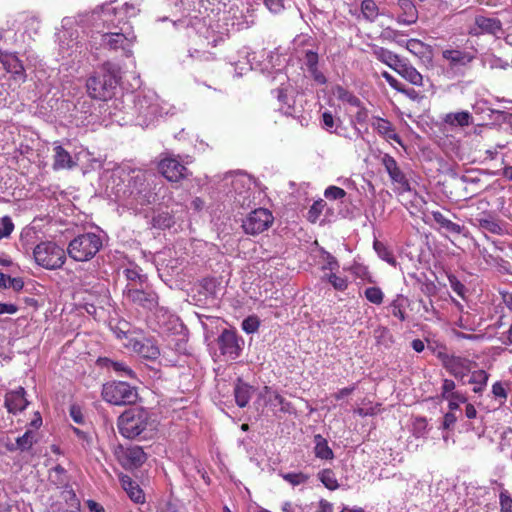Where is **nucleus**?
<instances>
[{"label": "nucleus", "instance_id": "obj_16", "mask_svg": "<svg viewBox=\"0 0 512 512\" xmlns=\"http://www.w3.org/2000/svg\"><path fill=\"white\" fill-rule=\"evenodd\" d=\"M381 163L392 182L398 184L402 192H409L411 190L408 179L391 155L384 154L381 158Z\"/></svg>", "mask_w": 512, "mask_h": 512}, {"label": "nucleus", "instance_id": "obj_6", "mask_svg": "<svg viewBox=\"0 0 512 512\" xmlns=\"http://www.w3.org/2000/svg\"><path fill=\"white\" fill-rule=\"evenodd\" d=\"M232 197L241 208H249L255 202L256 186L250 176L237 173L232 177Z\"/></svg>", "mask_w": 512, "mask_h": 512}, {"label": "nucleus", "instance_id": "obj_9", "mask_svg": "<svg viewBox=\"0 0 512 512\" xmlns=\"http://www.w3.org/2000/svg\"><path fill=\"white\" fill-rule=\"evenodd\" d=\"M272 213L265 208H258L252 211L242 223L246 234L257 235L266 231L273 223Z\"/></svg>", "mask_w": 512, "mask_h": 512}, {"label": "nucleus", "instance_id": "obj_45", "mask_svg": "<svg viewBox=\"0 0 512 512\" xmlns=\"http://www.w3.org/2000/svg\"><path fill=\"white\" fill-rule=\"evenodd\" d=\"M106 362L107 366L111 367L114 371L118 372L121 377H128L131 379H134L136 377L134 371L124 362H118L109 359H107Z\"/></svg>", "mask_w": 512, "mask_h": 512}, {"label": "nucleus", "instance_id": "obj_12", "mask_svg": "<svg viewBox=\"0 0 512 512\" xmlns=\"http://www.w3.org/2000/svg\"><path fill=\"white\" fill-rule=\"evenodd\" d=\"M80 501L71 487L61 490L58 495L51 498L49 512H78Z\"/></svg>", "mask_w": 512, "mask_h": 512}, {"label": "nucleus", "instance_id": "obj_1", "mask_svg": "<svg viewBox=\"0 0 512 512\" xmlns=\"http://www.w3.org/2000/svg\"><path fill=\"white\" fill-rule=\"evenodd\" d=\"M127 100L133 103L129 107L131 112L127 113L136 117L137 124L142 127L150 126L158 117L174 114L175 107L152 91L127 95Z\"/></svg>", "mask_w": 512, "mask_h": 512}, {"label": "nucleus", "instance_id": "obj_38", "mask_svg": "<svg viewBox=\"0 0 512 512\" xmlns=\"http://www.w3.org/2000/svg\"><path fill=\"white\" fill-rule=\"evenodd\" d=\"M332 92L337 99L346 102L352 106L360 107V99L356 97L353 93L345 89L344 87L337 85L333 88Z\"/></svg>", "mask_w": 512, "mask_h": 512}, {"label": "nucleus", "instance_id": "obj_41", "mask_svg": "<svg viewBox=\"0 0 512 512\" xmlns=\"http://www.w3.org/2000/svg\"><path fill=\"white\" fill-rule=\"evenodd\" d=\"M374 250L376 251L377 255L384 261H386L391 266H396L397 261L395 257L393 256L392 252L388 249V247L380 242V241H374L373 244Z\"/></svg>", "mask_w": 512, "mask_h": 512}, {"label": "nucleus", "instance_id": "obj_5", "mask_svg": "<svg viewBox=\"0 0 512 512\" xmlns=\"http://www.w3.org/2000/svg\"><path fill=\"white\" fill-rule=\"evenodd\" d=\"M136 36L130 26L118 31H107L101 35V45L109 50H122L123 55L130 57L133 54L132 47Z\"/></svg>", "mask_w": 512, "mask_h": 512}, {"label": "nucleus", "instance_id": "obj_17", "mask_svg": "<svg viewBox=\"0 0 512 512\" xmlns=\"http://www.w3.org/2000/svg\"><path fill=\"white\" fill-rule=\"evenodd\" d=\"M0 62L4 66L7 72L13 75L14 80L25 82L26 73L24 66L19 58L10 52H4L0 50Z\"/></svg>", "mask_w": 512, "mask_h": 512}, {"label": "nucleus", "instance_id": "obj_57", "mask_svg": "<svg viewBox=\"0 0 512 512\" xmlns=\"http://www.w3.org/2000/svg\"><path fill=\"white\" fill-rule=\"evenodd\" d=\"M118 8L122 9V17H124V21H127V19L129 18L135 17L140 11V9L136 5L129 3H125Z\"/></svg>", "mask_w": 512, "mask_h": 512}, {"label": "nucleus", "instance_id": "obj_29", "mask_svg": "<svg viewBox=\"0 0 512 512\" xmlns=\"http://www.w3.org/2000/svg\"><path fill=\"white\" fill-rule=\"evenodd\" d=\"M396 72L402 76L405 80L410 82L411 84L415 86H422L423 85V77L422 75L417 71L415 67L410 65L409 63L405 62L404 60L401 62L399 67L396 69Z\"/></svg>", "mask_w": 512, "mask_h": 512}, {"label": "nucleus", "instance_id": "obj_44", "mask_svg": "<svg viewBox=\"0 0 512 512\" xmlns=\"http://www.w3.org/2000/svg\"><path fill=\"white\" fill-rule=\"evenodd\" d=\"M404 43L405 48L417 57H423L428 50V46L418 39H409Z\"/></svg>", "mask_w": 512, "mask_h": 512}, {"label": "nucleus", "instance_id": "obj_55", "mask_svg": "<svg viewBox=\"0 0 512 512\" xmlns=\"http://www.w3.org/2000/svg\"><path fill=\"white\" fill-rule=\"evenodd\" d=\"M487 380L488 374L484 370H477L471 374L468 382L470 384L486 385Z\"/></svg>", "mask_w": 512, "mask_h": 512}, {"label": "nucleus", "instance_id": "obj_43", "mask_svg": "<svg viewBox=\"0 0 512 512\" xmlns=\"http://www.w3.org/2000/svg\"><path fill=\"white\" fill-rule=\"evenodd\" d=\"M319 480L329 490H336L339 487L335 473L331 469H323L318 473Z\"/></svg>", "mask_w": 512, "mask_h": 512}, {"label": "nucleus", "instance_id": "obj_63", "mask_svg": "<svg viewBox=\"0 0 512 512\" xmlns=\"http://www.w3.org/2000/svg\"><path fill=\"white\" fill-rule=\"evenodd\" d=\"M383 78L389 83V85L397 91H403L401 83L395 79L390 73L384 71L382 73Z\"/></svg>", "mask_w": 512, "mask_h": 512}, {"label": "nucleus", "instance_id": "obj_53", "mask_svg": "<svg viewBox=\"0 0 512 512\" xmlns=\"http://www.w3.org/2000/svg\"><path fill=\"white\" fill-rule=\"evenodd\" d=\"M500 512H512V498L507 490L501 491L499 495Z\"/></svg>", "mask_w": 512, "mask_h": 512}, {"label": "nucleus", "instance_id": "obj_28", "mask_svg": "<svg viewBox=\"0 0 512 512\" xmlns=\"http://www.w3.org/2000/svg\"><path fill=\"white\" fill-rule=\"evenodd\" d=\"M372 53L379 61L386 64L394 71H396L403 61L397 54L383 47L373 46Z\"/></svg>", "mask_w": 512, "mask_h": 512}, {"label": "nucleus", "instance_id": "obj_10", "mask_svg": "<svg viewBox=\"0 0 512 512\" xmlns=\"http://www.w3.org/2000/svg\"><path fill=\"white\" fill-rule=\"evenodd\" d=\"M123 296L128 303L144 310L152 311L158 306L157 294L148 288L130 287L129 289L123 290Z\"/></svg>", "mask_w": 512, "mask_h": 512}, {"label": "nucleus", "instance_id": "obj_23", "mask_svg": "<svg viewBox=\"0 0 512 512\" xmlns=\"http://www.w3.org/2000/svg\"><path fill=\"white\" fill-rule=\"evenodd\" d=\"M397 4L401 10V13L396 18L398 24L412 25L417 22L418 11L412 0H398Z\"/></svg>", "mask_w": 512, "mask_h": 512}, {"label": "nucleus", "instance_id": "obj_56", "mask_svg": "<svg viewBox=\"0 0 512 512\" xmlns=\"http://www.w3.org/2000/svg\"><path fill=\"white\" fill-rule=\"evenodd\" d=\"M241 326L246 333H254L259 328V321L256 317H248L242 321Z\"/></svg>", "mask_w": 512, "mask_h": 512}, {"label": "nucleus", "instance_id": "obj_61", "mask_svg": "<svg viewBox=\"0 0 512 512\" xmlns=\"http://www.w3.org/2000/svg\"><path fill=\"white\" fill-rule=\"evenodd\" d=\"M427 428V421L424 418H417L413 423V432L417 437L425 434Z\"/></svg>", "mask_w": 512, "mask_h": 512}, {"label": "nucleus", "instance_id": "obj_22", "mask_svg": "<svg viewBox=\"0 0 512 512\" xmlns=\"http://www.w3.org/2000/svg\"><path fill=\"white\" fill-rule=\"evenodd\" d=\"M260 396L265 399L266 404L271 407H280V411L283 413H291L292 405L283 396L272 388L265 386L261 391Z\"/></svg>", "mask_w": 512, "mask_h": 512}, {"label": "nucleus", "instance_id": "obj_31", "mask_svg": "<svg viewBox=\"0 0 512 512\" xmlns=\"http://www.w3.org/2000/svg\"><path fill=\"white\" fill-rule=\"evenodd\" d=\"M123 489L127 492L128 496L135 503H143L145 500L144 494L139 485L134 482L130 477L123 476L121 478Z\"/></svg>", "mask_w": 512, "mask_h": 512}, {"label": "nucleus", "instance_id": "obj_7", "mask_svg": "<svg viewBox=\"0 0 512 512\" xmlns=\"http://www.w3.org/2000/svg\"><path fill=\"white\" fill-rule=\"evenodd\" d=\"M103 399L113 405L133 404L138 398L137 390L124 381L110 382L103 385Z\"/></svg>", "mask_w": 512, "mask_h": 512}, {"label": "nucleus", "instance_id": "obj_21", "mask_svg": "<svg viewBox=\"0 0 512 512\" xmlns=\"http://www.w3.org/2000/svg\"><path fill=\"white\" fill-rule=\"evenodd\" d=\"M25 395L26 391L23 387H18L16 390L7 392L5 396V407L8 412L15 414L23 411L28 405Z\"/></svg>", "mask_w": 512, "mask_h": 512}, {"label": "nucleus", "instance_id": "obj_58", "mask_svg": "<svg viewBox=\"0 0 512 512\" xmlns=\"http://www.w3.org/2000/svg\"><path fill=\"white\" fill-rule=\"evenodd\" d=\"M382 35L385 39L393 40V41L397 42V44H399L400 46L405 47V43H403V42H406V41L402 40V39H398V37L402 35L398 30H394L392 28L387 27L383 30Z\"/></svg>", "mask_w": 512, "mask_h": 512}, {"label": "nucleus", "instance_id": "obj_40", "mask_svg": "<svg viewBox=\"0 0 512 512\" xmlns=\"http://www.w3.org/2000/svg\"><path fill=\"white\" fill-rule=\"evenodd\" d=\"M35 434L31 430H27L22 436L16 439V447L11 445L8 447L10 451L20 449L21 451L29 450L32 445L35 443Z\"/></svg>", "mask_w": 512, "mask_h": 512}, {"label": "nucleus", "instance_id": "obj_37", "mask_svg": "<svg viewBox=\"0 0 512 512\" xmlns=\"http://www.w3.org/2000/svg\"><path fill=\"white\" fill-rule=\"evenodd\" d=\"M432 217L434 221L440 225L441 228L446 229L448 232L452 234H461L462 227L459 224L447 219L441 212L433 211Z\"/></svg>", "mask_w": 512, "mask_h": 512}, {"label": "nucleus", "instance_id": "obj_32", "mask_svg": "<svg viewBox=\"0 0 512 512\" xmlns=\"http://www.w3.org/2000/svg\"><path fill=\"white\" fill-rule=\"evenodd\" d=\"M475 24L481 32L496 34L501 30V23L498 19L488 18L485 16H477Z\"/></svg>", "mask_w": 512, "mask_h": 512}, {"label": "nucleus", "instance_id": "obj_13", "mask_svg": "<svg viewBox=\"0 0 512 512\" xmlns=\"http://www.w3.org/2000/svg\"><path fill=\"white\" fill-rule=\"evenodd\" d=\"M158 169L170 182H178L188 176V169L179 159L168 154L160 160Z\"/></svg>", "mask_w": 512, "mask_h": 512}, {"label": "nucleus", "instance_id": "obj_42", "mask_svg": "<svg viewBox=\"0 0 512 512\" xmlns=\"http://www.w3.org/2000/svg\"><path fill=\"white\" fill-rule=\"evenodd\" d=\"M49 477L54 484L58 486H64V489L66 487H70L68 485L67 471L60 465H57L51 470Z\"/></svg>", "mask_w": 512, "mask_h": 512}, {"label": "nucleus", "instance_id": "obj_34", "mask_svg": "<svg viewBox=\"0 0 512 512\" xmlns=\"http://www.w3.org/2000/svg\"><path fill=\"white\" fill-rule=\"evenodd\" d=\"M314 453L317 458L330 460L333 459L334 454L331 448L328 446L327 440L321 435L317 434L314 437Z\"/></svg>", "mask_w": 512, "mask_h": 512}, {"label": "nucleus", "instance_id": "obj_2", "mask_svg": "<svg viewBox=\"0 0 512 512\" xmlns=\"http://www.w3.org/2000/svg\"><path fill=\"white\" fill-rule=\"evenodd\" d=\"M118 429L125 438L134 439L141 437L142 439H147L156 430V423L147 410L134 407L124 411L119 416Z\"/></svg>", "mask_w": 512, "mask_h": 512}, {"label": "nucleus", "instance_id": "obj_52", "mask_svg": "<svg viewBox=\"0 0 512 512\" xmlns=\"http://www.w3.org/2000/svg\"><path fill=\"white\" fill-rule=\"evenodd\" d=\"M324 196L330 200L342 199L346 196L344 189L337 186H329L324 192Z\"/></svg>", "mask_w": 512, "mask_h": 512}, {"label": "nucleus", "instance_id": "obj_4", "mask_svg": "<svg viewBox=\"0 0 512 512\" xmlns=\"http://www.w3.org/2000/svg\"><path fill=\"white\" fill-rule=\"evenodd\" d=\"M35 262L44 269H60L66 261L65 250L53 241H43L33 250Z\"/></svg>", "mask_w": 512, "mask_h": 512}, {"label": "nucleus", "instance_id": "obj_26", "mask_svg": "<svg viewBox=\"0 0 512 512\" xmlns=\"http://www.w3.org/2000/svg\"><path fill=\"white\" fill-rule=\"evenodd\" d=\"M371 126L379 133V135L385 137L386 139L394 140L399 144L401 143L400 137L395 132L391 122L388 120L380 117H373Z\"/></svg>", "mask_w": 512, "mask_h": 512}, {"label": "nucleus", "instance_id": "obj_48", "mask_svg": "<svg viewBox=\"0 0 512 512\" xmlns=\"http://www.w3.org/2000/svg\"><path fill=\"white\" fill-rule=\"evenodd\" d=\"M282 478L290 483L292 486H298L305 484L308 481V476L302 472L299 473H285L282 474Z\"/></svg>", "mask_w": 512, "mask_h": 512}, {"label": "nucleus", "instance_id": "obj_50", "mask_svg": "<svg viewBox=\"0 0 512 512\" xmlns=\"http://www.w3.org/2000/svg\"><path fill=\"white\" fill-rule=\"evenodd\" d=\"M14 230V224L9 216L0 219V239L7 238Z\"/></svg>", "mask_w": 512, "mask_h": 512}, {"label": "nucleus", "instance_id": "obj_35", "mask_svg": "<svg viewBox=\"0 0 512 512\" xmlns=\"http://www.w3.org/2000/svg\"><path fill=\"white\" fill-rule=\"evenodd\" d=\"M444 122L451 126L465 127L471 124L472 116L468 111L448 113L444 118Z\"/></svg>", "mask_w": 512, "mask_h": 512}, {"label": "nucleus", "instance_id": "obj_20", "mask_svg": "<svg viewBox=\"0 0 512 512\" xmlns=\"http://www.w3.org/2000/svg\"><path fill=\"white\" fill-rule=\"evenodd\" d=\"M319 56L314 50L307 49L304 51L303 63L313 80L320 85L327 82L325 75L318 69Z\"/></svg>", "mask_w": 512, "mask_h": 512}, {"label": "nucleus", "instance_id": "obj_11", "mask_svg": "<svg viewBox=\"0 0 512 512\" xmlns=\"http://www.w3.org/2000/svg\"><path fill=\"white\" fill-rule=\"evenodd\" d=\"M220 352L229 360L237 359L243 349L244 340L233 330L225 329L218 337Z\"/></svg>", "mask_w": 512, "mask_h": 512}, {"label": "nucleus", "instance_id": "obj_36", "mask_svg": "<svg viewBox=\"0 0 512 512\" xmlns=\"http://www.w3.org/2000/svg\"><path fill=\"white\" fill-rule=\"evenodd\" d=\"M407 303L408 299L402 294H398L389 305L392 315L397 317L400 321L406 320L405 307Z\"/></svg>", "mask_w": 512, "mask_h": 512}, {"label": "nucleus", "instance_id": "obj_30", "mask_svg": "<svg viewBox=\"0 0 512 512\" xmlns=\"http://www.w3.org/2000/svg\"><path fill=\"white\" fill-rule=\"evenodd\" d=\"M253 387L238 379L234 387V396L237 405L241 408L245 407L252 396Z\"/></svg>", "mask_w": 512, "mask_h": 512}, {"label": "nucleus", "instance_id": "obj_8", "mask_svg": "<svg viewBox=\"0 0 512 512\" xmlns=\"http://www.w3.org/2000/svg\"><path fill=\"white\" fill-rule=\"evenodd\" d=\"M117 83V76L113 72L94 75L87 80V92L94 99L106 100L114 94Z\"/></svg>", "mask_w": 512, "mask_h": 512}, {"label": "nucleus", "instance_id": "obj_49", "mask_svg": "<svg viewBox=\"0 0 512 512\" xmlns=\"http://www.w3.org/2000/svg\"><path fill=\"white\" fill-rule=\"evenodd\" d=\"M323 258L325 261V264L322 266L324 273L338 272L340 266L337 259L333 255L325 252Z\"/></svg>", "mask_w": 512, "mask_h": 512}, {"label": "nucleus", "instance_id": "obj_14", "mask_svg": "<svg viewBox=\"0 0 512 512\" xmlns=\"http://www.w3.org/2000/svg\"><path fill=\"white\" fill-rule=\"evenodd\" d=\"M442 57L447 62V71L453 75L463 73V69L473 60V55L458 49H445Z\"/></svg>", "mask_w": 512, "mask_h": 512}, {"label": "nucleus", "instance_id": "obj_24", "mask_svg": "<svg viewBox=\"0 0 512 512\" xmlns=\"http://www.w3.org/2000/svg\"><path fill=\"white\" fill-rule=\"evenodd\" d=\"M130 346L137 354L145 359L153 360L156 359L160 354L159 348L150 339H144L141 341L135 340L130 343Z\"/></svg>", "mask_w": 512, "mask_h": 512}, {"label": "nucleus", "instance_id": "obj_39", "mask_svg": "<svg viewBox=\"0 0 512 512\" xmlns=\"http://www.w3.org/2000/svg\"><path fill=\"white\" fill-rule=\"evenodd\" d=\"M322 279L331 284V286L337 291H345L349 285L348 279L338 275L337 272L324 273Z\"/></svg>", "mask_w": 512, "mask_h": 512}, {"label": "nucleus", "instance_id": "obj_51", "mask_svg": "<svg viewBox=\"0 0 512 512\" xmlns=\"http://www.w3.org/2000/svg\"><path fill=\"white\" fill-rule=\"evenodd\" d=\"M325 205L326 203L322 199L314 202L308 211V219L311 222H315L318 219L319 215L322 213Z\"/></svg>", "mask_w": 512, "mask_h": 512}, {"label": "nucleus", "instance_id": "obj_60", "mask_svg": "<svg viewBox=\"0 0 512 512\" xmlns=\"http://www.w3.org/2000/svg\"><path fill=\"white\" fill-rule=\"evenodd\" d=\"M322 127L329 132H333L335 120L331 112L325 111L322 114Z\"/></svg>", "mask_w": 512, "mask_h": 512}, {"label": "nucleus", "instance_id": "obj_33", "mask_svg": "<svg viewBox=\"0 0 512 512\" xmlns=\"http://www.w3.org/2000/svg\"><path fill=\"white\" fill-rule=\"evenodd\" d=\"M474 225L480 229L490 232L492 234L500 235L502 233V227L499 222L492 216H485L476 218Z\"/></svg>", "mask_w": 512, "mask_h": 512}, {"label": "nucleus", "instance_id": "obj_47", "mask_svg": "<svg viewBox=\"0 0 512 512\" xmlns=\"http://www.w3.org/2000/svg\"><path fill=\"white\" fill-rule=\"evenodd\" d=\"M365 298L375 305H380L384 299L383 291L376 286L368 287L364 291Z\"/></svg>", "mask_w": 512, "mask_h": 512}, {"label": "nucleus", "instance_id": "obj_3", "mask_svg": "<svg viewBox=\"0 0 512 512\" xmlns=\"http://www.w3.org/2000/svg\"><path fill=\"white\" fill-rule=\"evenodd\" d=\"M102 248L101 237L92 232L83 233L72 239L67 247L69 257L78 262L91 260Z\"/></svg>", "mask_w": 512, "mask_h": 512}, {"label": "nucleus", "instance_id": "obj_15", "mask_svg": "<svg viewBox=\"0 0 512 512\" xmlns=\"http://www.w3.org/2000/svg\"><path fill=\"white\" fill-rule=\"evenodd\" d=\"M99 17L107 31H118L129 26L128 22L124 21V17H122V9L113 6V3L103 5Z\"/></svg>", "mask_w": 512, "mask_h": 512}, {"label": "nucleus", "instance_id": "obj_18", "mask_svg": "<svg viewBox=\"0 0 512 512\" xmlns=\"http://www.w3.org/2000/svg\"><path fill=\"white\" fill-rule=\"evenodd\" d=\"M444 366L454 377L463 379L470 372L472 362L464 357L451 356L444 360Z\"/></svg>", "mask_w": 512, "mask_h": 512}, {"label": "nucleus", "instance_id": "obj_64", "mask_svg": "<svg viewBox=\"0 0 512 512\" xmlns=\"http://www.w3.org/2000/svg\"><path fill=\"white\" fill-rule=\"evenodd\" d=\"M70 416L73 419V421L77 424H81L83 422L84 417L81 412V409L76 405H72L70 407Z\"/></svg>", "mask_w": 512, "mask_h": 512}, {"label": "nucleus", "instance_id": "obj_25", "mask_svg": "<svg viewBox=\"0 0 512 512\" xmlns=\"http://www.w3.org/2000/svg\"><path fill=\"white\" fill-rule=\"evenodd\" d=\"M53 169L64 170L72 169L77 166V163L72 159L70 153L65 150L61 145H56L53 148Z\"/></svg>", "mask_w": 512, "mask_h": 512}, {"label": "nucleus", "instance_id": "obj_62", "mask_svg": "<svg viewBox=\"0 0 512 512\" xmlns=\"http://www.w3.org/2000/svg\"><path fill=\"white\" fill-rule=\"evenodd\" d=\"M264 2L273 13H279L284 8V0H264Z\"/></svg>", "mask_w": 512, "mask_h": 512}, {"label": "nucleus", "instance_id": "obj_59", "mask_svg": "<svg viewBox=\"0 0 512 512\" xmlns=\"http://www.w3.org/2000/svg\"><path fill=\"white\" fill-rule=\"evenodd\" d=\"M78 440L81 442V445L83 449L87 452H91L94 447V437L91 433L84 432L83 436L78 438Z\"/></svg>", "mask_w": 512, "mask_h": 512}, {"label": "nucleus", "instance_id": "obj_19", "mask_svg": "<svg viewBox=\"0 0 512 512\" xmlns=\"http://www.w3.org/2000/svg\"><path fill=\"white\" fill-rule=\"evenodd\" d=\"M379 16H387L393 19V15L385 10H381L374 0H363L360 4V14L358 19H362L368 23H374Z\"/></svg>", "mask_w": 512, "mask_h": 512}, {"label": "nucleus", "instance_id": "obj_46", "mask_svg": "<svg viewBox=\"0 0 512 512\" xmlns=\"http://www.w3.org/2000/svg\"><path fill=\"white\" fill-rule=\"evenodd\" d=\"M454 389H455L454 381L450 380V379H445L442 384V393H441L442 398L456 397L460 401H466V398L458 391H454Z\"/></svg>", "mask_w": 512, "mask_h": 512}, {"label": "nucleus", "instance_id": "obj_27", "mask_svg": "<svg viewBox=\"0 0 512 512\" xmlns=\"http://www.w3.org/2000/svg\"><path fill=\"white\" fill-rule=\"evenodd\" d=\"M123 274L127 280L125 289L143 288L144 283L147 281V276L142 273L138 266L127 267L123 270Z\"/></svg>", "mask_w": 512, "mask_h": 512}, {"label": "nucleus", "instance_id": "obj_54", "mask_svg": "<svg viewBox=\"0 0 512 512\" xmlns=\"http://www.w3.org/2000/svg\"><path fill=\"white\" fill-rule=\"evenodd\" d=\"M344 270L350 271L353 275L361 279H367L369 276L367 267L362 264L355 263L349 268H344Z\"/></svg>", "mask_w": 512, "mask_h": 512}]
</instances>
